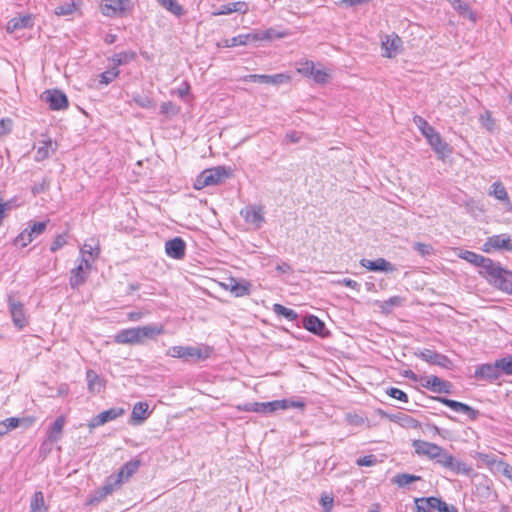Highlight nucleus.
<instances>
[{
    "mask_svg": "<svg viewBox=\"0 0 512 512\" xmlns=\"http://www.w3.org/2000/svg\"><path fill=\"white\" fill-rule=\"evenodd\" d=\"M479 268V273L487 277L489 282L493 283L502 291H504L505 283L511 280L509 277L512 276V272L503 269L498 263H495L489 258H485Z\"/></svg>",
    "mask_w": 512,
    "mask_h": 512,
    "instance_id": "obj_1",
    "label": "nucleus"
},
{
    "mask_svg": "<svg viewBox=\"0 0 512 512\" xmlns=\"http://www.w3.org/2000/svg\"><path fill=\"white\" fill-rule=\"evenodd\" d=\"M211 354V348L204 345L199 346H172L166 351V355L173 358H180L184 361L206 360Z\"/></svg>",
    "mask_w": 512,
    "mask_h": 512,
    "instance_id": "obj_2",
    "label": "nucleus"
},
{
    "mask_svg": "<svg viewBox=\"0 0 512 512\" xmlns=\"http://www.w3.org/2000/svg\"><path fill=\"white\" fill-rule=\"evenodd\" d=\"M231 176V170L224 166H217L202 171L195 180L194 188L201 190L207 186L217 185Z\"/></svg>",
    "mask_w": 512,
    "mask_h": 512,
    "instance_id": "obj_3",
    "label": "nucleus"
},
{
    "mask_svg": "<svg viewBox=\"0 0 512 512\" xmlns=\"http://www.w3.org/2000/svg\"><path fill=\"white\" fill-rule=\"evenodd\" d=\"M434 460L437 464L452 471L455 474L470 475L473 469L464 462L457 460L453 455L447 452L441 447L439 456L435 457Z\"/></svg>",
    "mask_w": 512,
    "mask_h": 512,
    "instance_id": "obj_4",
    "label": "nucleus"
},
{
    "mask_svg": "<svg viewBox=\"0 0 512 512\" xmlns=\"http://www.w3.org/2000/svg\"><path fill=\"white\" fill-rule=\"evenodd\" d=\"M47 222H35L28 228L23 230L15 239L14 244L21 248L26 247L35 237L43 233L46 229Z\"/></svg>",
    "mask_w": 512,
    "mask_h": 512,
    "instance_id": "obj_5",
    "label": "nucleus"
},
{
    "mask_svg": "<svg viewBox=\"0 0 512 512\" xmlns=\"http://www.w3.org/2000/svg\"><path fill=\"white\" fill-rule=\"evenodd\" d=\"M41 99L49 105L51 110H63L69 105L67 96L57 89L44 91Z\"/></svg>",
    "mask_w": 512,
    "mask_h": 512,
    "instance_id": "obj_6",
    "label": "nucleus"
},
{
    "mask_svg": "<svg viewBox=\"0 0 512 512\" xmlns=\"http://www.w3.org/2000/svg\"><path fill=\"white\" fill-rule=\"evenodd\" d=\"M7 301L14 325L18 329L24 328L28 324L24 305L21 302L16 301L12 296H9Z\"/></svg>",
    "mask_w": 512,
    "mask_h": 512,
    "instance_id": "obj_7",
    "label": "nucleus"
},
{
    "mask_svg": "<svg viewBox=\"0 0 512 512\" xmlns=\"http://www.w3.org/2000/svg\"><path fill=\"white\" fill-rule=\"evenodd\" d=\"M130 6V0H106L101 6V11L108 17L122 16L130 9Z\"/></svg>",
    "mask_w": 512,
    "mask_h": 512,
    "instance_id": "obj_8",
    "label": "nucleus"
},
{
    "mask_svg": "<svg viewBox=\"0 0 512 512\" xmlns=\"http://www.w3.org/2000/svg\"><path fill=\"white\" fill-rule=\"evenodd\" d=\"M434 399L439 401L440 403L446 405L447 407L452 409L454 412L467 415L469 417V419H471V420H476L479 416L478 410L472 408L471 406H469L465 403H462V402H459L456 400H452V399H448V398H444V397H435Z\"/></svg>",
    "mask_w": 512,
    "mask_h": 512,
    "instance_id": "obj_9",
    "label": "nucleus"
},
{
    "mask_svg": "<svg viewBox=\"0 0 512 512\" xmlns=\"http://www.w3.org/2000/svg\"><path fill=\"white\" fill-rule=\"evenodd\" d=\"M502 249L512 252V239L508 234H499L489 237L483 245L485 252Z\"/></svg>",
    "mask_w": 512,
    "mask_h": 512,
    "instance_id": "obj_10",
    "label": "nucleus"
},
{
    "mask_svg": "<svg viewBox=\"0 0 512 512\" xmlns=\"http://www.w3.org/2000/svg\"><path fill=\"white\" fill-rule=\"evenodd\" d=\"M421 385L429 389L434 393H446L449 394L451 392L452 384L448 381H445L438 376L430 375L420 379Z\"/></svg>",
    "mask_w": 512,
    "mask_h": 512,
    "instance_id": "obj_11",
    "label": "nucleus"
},
{
    "mask_svg": "<svg viewBox=\"0 0 512 512\" xmlns=\"http://www.w3.org/2000/svg\"><path fill=\"white\" fill-rule=\"evenodd\" d=\"M240 215L244 218L245 222L256 229L260 228L264 222L262 206L248 205L240 211Z\"/></svg>",
    "mask_w": 512,
    "mask_h": 512,
    "instance_id": "obj_12",
    "label": "nucleus"
},
{
    "mask_svg": "<svg viewBox=\"0 0 512 512\" xmlns=\"http://www.w3.org/2000/svg\"><path fill=\"white\" fill-rule=\"evenodd\" d=\"M502 375V371L497 359L493 364H482L475 370V377L486 380L496 381Z\"/></svg>",
    "mask_w": 512,
    "mask_h": 512,
    "instance_id": "obj_13",
    "label": "nucleus"
},
{
    "mask_svg": "<svg viewBox=\"0 0 512 512\" xmlns=\"http://www.w3.org/2000/svg\"><path fill=\"white\" fill-rule=\"evenodd\" d=\"M124 414L123 408H110L106 411H103L93 417L89 423L88 427L90 430H93L96 427L106 424L107 422L113 421Z\"/></svg>",
    "mask_w": 512,
    "mask_h": 512,
    "instance_id": "obj_14",
    "label": "nucleus"
},
{
    "mask_svg": "<svg viewBox=\"0 0 512 512\" xmlns=\"http://www.w3.org/2000/svg\"><path fill=\"white\" fill-rule=\"evenodd\" d=\"M412 446L417 455L430 460H434L435 457L439 456V452L441 451V446L423 440H414Z\"/></svg>",
    "mask_w": 512,
    "mask_h": 512,
    "instance_id": "obj_15",
    "label": "nucleus"
},
{
    "mask_svg": "<svg viewBox=\"0 0 512 512\" xmlns=\"http://www.w3.org/2000/svg\"><path fill=\"white\" fill-rule=\"evenodd\" d=\"M290 77L285 74L275 75H260V74H249L242 78L244 82H258L262 84L278 85L289 81Z\"/></svg>",
    "mask_w": 512,
    "mask_h": 512,
    "instance_id": "obj_16",
    "label": "nucleus"
},
{
    "mask_svg": "<svg viewBox=\"0 0 512 512\" xmlns=\"http://www.w3.org/2000/svg\"><path fill=\"white\" fill-rule=\"evenodd\" d=\"M186 243L181 237H175L165 243V252L170 258L181 260L185 257Z\"/></svg>",
    "mask_w": 512,
    "mask_h": 512,
    "instance_id": "obj_17",
    "label": "nucleus"
},
{
    "mask_svg": "<svg viewBox=\"0 0 512 512\" xmlns=\"http://www.w3.org/2000/svg\"><path fill=\"white\" fill-rule=\"evenodd\" d=\"M415 355L429 364L437 365L444 368H447L451 363L450 359L447 356L437 353L430 349H424L420 352L415 353Z\"/></svg>",
    "mask_w": 512,
    "mask_h": 512,
    "instance_id": "obj_18",
    "label": "nucleus"
},
{
    "mask_svg": "<svg viewBox=\"0 0 512 512\" xmlns=\"http://www.w3.org/2000/svg\"><path fill=\"white\" fill-rule=\"evenodd\" d=\"M360 265L374 272H394L396 270L395 266L384 258H377L376 260L361 259Z\"/></svg>",
    "mask_w": 512,
    "mask_h": 512,
    "instance_id": "obj_19",
    "label": "nucleus"
},
{
    "mask_svg": "<svg viewBox=\"0 0 512 512\" xmlns=\"http://www.w3.org/2000/svg\"><path fill=\"white\" fill-rule=\"evenodd\" d=\"M115 342L119 344H141L140 334L138 327L128 328L119 331L115 335Z\"/></svg>",
    "mask_w": 512,
    "mask_h": 512,
    "instance_id": "obj_20",
    "label": "nucleus"
},
{
    "mask_svg": "<svg viewBox=\"0 0 512 512\" xmlns=\"http://www.w3.org/2000/svg\"><path fill=\"white\" fill-rule=\"evenodd\" d=\"M477 458L486 464L491 470L501 473L503 476L505 467L510 466L503 460L498 459L494 454L478 453Z\"/></svg>",
    "mask_w": 512,
    "mask_h": 512,
    "instance_id": "obj_21",
    "label": "nucleus"
},
{
    "mask_svg": "<svg viewBox=\"0 0 512 512\" xmlns=\"http://www.w3.org/2000/svg\"><path fill=\"white\" fill-rule=\"evenodd\" d=\"M425 138L440 158H444L449 152L448 144L442 139L438 132L434 131Z\"/></svg>",
    "mask_w": 512,
    "mask_h": 512,
    "instance_id": "obj_22",
    "label": "nucleus"
},
{
    "mask_svg": "<svg viewBox=\"0 0 512 512\" xmlns=\"http://www.w3.org/2000/svg\"><path fill=\"white\" fill-rule=\"evenodd\" d=\"M402 41L397 35L386 36L382 41L383 56L387 58L394 57L401 47Z\"/></svg>",
    "mask_w": 512,
    "mask_h": 512,
    "instance_id": "obj_23",
    "label": "nucleus"
},
{
    "mask_svg": "<svg viewBox=\"0 0 512 512\" xmlns=\"http://www.w3.org/2000/svg\"><path fill=\"white\" fill-rule=\"evenodd\" d=\"M100 254V245L99 242L95 239H90L84 243V245L80 248V255L83 258H90L92 261H95Z\"/></svg>",
    "mask_w": 512,
    "mask_h": 512,
    "instance_id": "obj_24",
    "label": "nucleus"
},
{
    "mask_svg": "<svg viewBox=\"0 0 512 512\" xmlns=\"http://www.w3.org/2000/svg\"><path fill=\"white\" fill-rule=\"evenodd\" d=\"M140 460H131L125 463L115 475L117 479L121 480V484L127 481L140 467Z\"/></svg>",
    "mask_w": 512,
    "mask_h": 512,
    "instance_id": "obj_25",
    "label": "nucleus"
},
{
    "mask_svg": "<svg viewBox=\"0 0 512 512\" xmlns=\"http://www.w3.org/2000/svg\"><path fill=\"white\" fill-rule=\"evenodd\" d=\"M33 18L31 15H23L12 18L7 24V32L13 33L16 30L32 27Z\"/></svg>",
    "mask_w": 512,
    "mask_h": 512,
    "instance_id": "obj_26",
    "label": "nucleus"
},
{
    "mask_svg": "<svg viewBox=\"0 0 512 512\" xmlns=\"http://www.w3.org/2000/svg\"><path fill=\"white\" fill-rule=\"evenodd\" d=\"M56 150V144L52 142L51 139L42 141L41 144L37 147L34 159L37 162H41L47 159L51 153Z\"/></svg>",
    "mask_w": 512,
    "mask_h": 512,
    "instance_id": "obj_27",
    "label": "nucleus"
},
{
    "mask_svg": "<svg viewBox=\"0 0 512 512\" xmlns=\"http://www.w3.org/2000/svg\"><path fill=\"white\" fill-rule=\"evenodd\" d=\"M81 4H82L81 0H71L70 2L60 4L55 8L54 14L56 16L73 15L75 12H77L80 9Z\"/></svg>",
    "mask_w": 512,
    "mask_h": 512,
    "instance_id": "obj_28",
    "label": "nucleus"
},
{
    "mask_svg": "<svg viewBox=\"0 0 512 512\" xmlns=\"http://www.w3.org/2000/svg\"><path fill=\"white\" fill-rule=\"evenodd\" d=\"M448 1L461 16L468 18L472 22H476V14L470 9L469 4L465 0Z\"/></svg>",
    "mask_w": 512,
    "mask_h": 512,
    "instance_id": "obj_29",
    "label": "nucleus"
},
{
    "mask_svg": "<svg viewBox=\"0 0 512 512\" xmlns=\"http://www.w3.org/2000/svg\"><path fill=\"white\" fill-rule=\"evenodd\" d=\"M148 404L138 402L134 405L131 413V423L134 425L141 424L147 418Z\"/></svg>",
    "mask_w": 512,
    "mask_h": 512,
    "instance_id": "obj_30",
    "label": "nucleus"
},
{
    "mask_svg": "<svg viewBox=\"0 0 512 512\" xmlns=\"http://www.w3.org/2000/svg\"><path fill=\"white\" fill-rule=\"evenodd\" d=\"M304 327L316 335H323L325 329L324 323L316 316L309 315L304 319Z\"/></svg>",
    "mask_w": 512,
    "mask_h": 512,
    "instance_id": "obj_31",
    "label": "nucleus"
},
{
    "mask_svg": "<svg viewBox=\"0 0 512 512\" xmlns=\"http://www.w3.org/2000/svg\"><path fill=\"white\" fill-rule=\"evenodd\" d=\"M86 380L88 389L92 393H99L104 388V382L94 370H88L86 372Z\"/></svg>",
    "mask_w": 512,
    "mask_h": 512,
    "instance_id": "obj_32",
    "label": "nucleus"
},
{
    "mask_svg": "<svg viewBox=\"0 0 512 512\" xmlns=\"http://www.w3.org/2000/svg\"><path fill=\"white\" fill-rule=\"evenodd\" d=\"M71 274L70 285L75 289L85 283L89 273L84 270L83 264H78V266L71 271Z\"/></svg>",
    "mask_w": 512,
    "mask_h": 512,
    "instance_id": "obj_33",
    "label": "nucleus"
},
{
    "mask_svg": "<svg viewBox=\"0 0 512 512\" xmlns=\"http://www.w3.org/2000/svg\"><path fill=\"white\" fill-rule=\"evenodd\" d=\"M64 425L65 418L63 416H59L58 418H56L48 432V441H50L51 443L59 441L62 436Z\"/></svg>",
    "mask_w": 512,
    "mask_h": 512,
    "instance_id": "obj_34",
    "label": "nucleus"
},
{
    "mask_svg": "<svg viewBox=\"0 0 512 512\" xmlns=\"http://www.w3.org/2000/svg\"><path fill=\"white\" fill-rule=\"evenodd\" d=\"M426 504L431 509H436L439 512H458V509L455 506L449 505L437 497L426 498Z\"/></svg>",
    "mask_w": 512,
    "mask_h": 512,
    "instance_id": "obj_35",
    "label": "nucleus"
},
{
    "mask_svg": "<svg viewBox=\"0 0 512 512\" xmlns=\"http://www.w3.org/2000/svg\"><path fill=\"white\" fill-rule=\"evenodd\" d=\"M141 344L145 341V339H152L163 333V327L161 325H146L142 327H138Z\"/></svg>",
    "mask_w": 512,
    "mask_h": 512,
    "instance_id": "obj_36",
    "label": "nucleus"
},
{
    "mask_svg": "<svg viewBox=\"0 0 512 512\" xmlns=\"http://www.w3.org/2000/svg\"><path fill=\"white\" fill-rule=\"evenodd\" d=\"M48 507L45 504L44 495L41 491L33 494L30 501V512H47Z\"/></svg>",
    "mask_w": 512,
    "mask_h": 512,
    "instance_id": "obj_37",
    "label": "nucleus"
},
{
    "mask_svg": "<svg viewBox=\"0 0 512 512\" xmlns=\"http://www.w3.org/2000/svg\"><path fill=\"white\" fill-rule=\"evenodd\" d=\"M281 406L282 405L279 404L278 400L271 401V402H263V403L255 402V407L257 408V410H255V412L261 413V414H271V413L279 410V407H281Z\"/></svg>",
    "mask_w": 512,
    "mask_h": 512,
    "instance_id": "obj_38",
    "label": "nucleus"
},
{
    "mask_svg": "<svg viewBox=\"0 0 512 512\" xmlns=\"http://www.w3.org/2000/svg\"><path fill=\"white\" fill-rule=\"evenodd\" d=\"M21 421H22V419H20L18 417H11V418H7V419L1 421L0 422V436H4L7 433H9L11 430L17 428L20 425Z\"/></svg>",
    "mask_w": 512,
    "mask_h": 512,
    "instance_id": "obj_39",
    "label": "nucleus"
},
{
    "mask_svg": "<svg viewBox=\"0 0 512 512\" xmlns=\"http://www.w3.org/2000/svg\"><path fill=\"white\" fill-rule=\"evenodd\" d=\"M121 485V480L117 479L115 475H112L107 478L105 484L101 487V493L108 496L116 489L120 488Z\"/></svg>",
    "mask_w": 512,
    "mask_h": 512,
    "instance_id": "obj_40",
    "label": "nucleus"
},
{
    "mask_svg": "<svg viewBox=\"0 0 512 512\" xmlns=\"http://www.w3.org/2000/svg\"><path fill=\"white\" fill-rule=\"evenodd\" d=\"M121 485V480L117 479L115 475H112L107 478L105 484L101 487V493L108 496L116 489L120 488Z\"/></svg>",
    "mask_w": 512,
    "mask_h": 512,
    "instance_id": "obj_41",
    "label": "nucleus"
},
{
    "mask_svg": "<svg viewBox=\"0 0 512 512\" xmlns=\"http://www.w3.org/2000/svg\"><path fill=\"white\" fill-rule=\"evenodd\" d=\"M161 6L174 14L175 16H182L184 14L183 7L176 0H157Z\"/></svg>",
    "mask_w": 512,
    "mask_h": 512,
    "instance_id": "obj_42",
    "label": "nucleus"
},
{
    "mask_svg": "<svg viewBox=\"0 0 512 512\" xmlns=\"http://www.w3.org/2000/svg\"><path fill=\"white\" fill-rule=\"evenodd\" d=\"M273 311L275 314L283 316L289 321H295L298 317L297 313L293 309L287 308L278 303L273 305Z\"/></svg>",
    "mask_w": 512,
    "mask_h": 512,
    "instance_id": "obj_43",
    "label": "nucleus"
},
{
    "mask_svg": "<svg viewBox=\"0 0 512 512\" xmlns=\"http://www.w3.org/2000/svg\"><path fill=\"white\" fill-rule=\"evenodd\" d=\"M459 256L460 258L471 264H474L477 267H480L481 263H483L484 259L486 258L480 254L468 250L462 251Z\"/></svg>",
    "mask_w": 512,
    "mask_h": 512,
    "instance_id": "obj_44",
    "label": "nucleus"
},
{
    "mask_svg": "<svg viewBox=\"0 0 512 512\" xmlns=\"http://www.w3.org/2000/svg\"><path fill=\"white\" fill-rule=\"evenodd\" d=\"M479 121L489 132H493L496 129L495 120L492 118L491 112L488 110H485L484 113L479 116Z\"/></svg>",
    "mask_w": 512,
    "mask_h": 512,
    "instance_id": "obj_45",
    "label": "nucleus"
},
{
    "mask_svg": "<svg viewBox=\"0 0 512 512\" xmlns=\"http://www.w3.org/2000/svg\"><path fill=\"white\" fill-rule=\"evenodd\" d=\"M492 191L490 194H492L496 199L500 201H508V193L506 191V188L503 186L500 182H494L491 186Z\"/></svg>",
    "mask_w": 512,
    "mask_h": 512,
    "instance_id": "obj_46",
    "label": "nucleus"
},
{
    "mask_svg": "<svg viewBox=\"0 0 512 512\" xmlns=\"http://www.w3.org/2000/svg\"><path fill=\"white\" fill-rule=\"evenodd\" d=\"M252 284L247 280H241L239 281L238 285L236 286L235 290H233V296L235 297H244L248 296L251 293Z\"/></svg>",
    "mask_w": 512,
    "mask_h": 512,
    "instance_id": "obj_47",
    "label": "nucleus"
},
{
    "mask_svg": "<svg viewBox=\"0 0 512 512\" xmlns=\"http://www.w3.org/2000/svg\"><path fill=\"white\" fill-rule=\"evenodd\" d=\"M420 479H421L420 476L411 475V474H407V473H401V474H397L394 477L393 481L398 486L402 487V486L408 485L412 482L419 481Z\"/></svg>",
    "mask_w": 512,
    "mask_h": 512,
    "instance_id": "obj_48",
    "label": "nucleus"
},
{
    "mask_svg": "<svg viewBox=\"0 0 512 512\" xmlns=\"http://www.w3.org/2000/svg\"><path fill=\"white\" fill-rule=\"evenodd\" d=\"M413 120L424 137H427V135L435 131V129L429 125V123L423 117L416 115Z\"/></svg>",
    "mask_w": 512,
    "mask_h": 512,
    "instance_id": "obj_49",
    "label": "nucleus"
},
{
    "mask_svg": "<svg viewBox=\"0 0 512 512\" xmlns=\"http://www.w3.org/2000/svg\"><path fill=\"white\" fill-rule=\"evenodd\" d=\"M136 57L135 52H122L115 54L112 61L115 65L120 66L129 63Z\"/></svg>",
    "mask_w": 512,
    "mask_h": 512,
    "instance_id": "obj_50",
    "label": "nucleus"
},
{
    "mask_svg": "<svg viewBox=\"0 0 512 512\" xmlns=\"http://www.w3.org/2000/svg\"><path fill=\"white\" fill-rule=\"evenodd\" d=\"M119 75V70L117 68H112L100 74L99 83L103 85H108L113 80H115Z\"/></svg>",
    "mask_w": 512,
    "mask_h": 512,
    "instance_id": "obj_51",
    "label": "nucleus"
},
{
    "mask_svg": "<svg viewBox=\"0 0 512 512\" xmlns=\"http://www.w3.org/2000/svg\"><path fill=\"white\" fill-rule=\"evenodd\" d=\"M250 39L256 40L255 35L245 34V35H238L236 37H233L229 40V43L227 46L229 47H235V46H241L246 45Z\"/></svg>",
    "mask_w": 512,
    "mask_h": 512,
    "instance_id": "obj_52",
    "label": "nucleus"
},
{
    "mask_svg": "<svg viewBox=\"0 0 512 512\" xmlns=\"http://www.w3.org/2000/svg\"><path fill=\"white\" fill-rule=\"evenodd\" d=\"M133 101L141 108H152L154 106L152 99L147 95L136 94Z\"/></svg>",
    "mask_w": 512,
    "mask_h": 512,
    "instance_id": "obj_53",
    "label": "nucleus"
},
{
    "mask_svg": "<svg viewBox=\"0 0 512 512\" xmlns=\"http://www.w3.org/2000/svg\"><path fill=\"white\" fill-rule=\"evenodd\" d=\"M502 374L512 375V355L498 359Z\"/></svg>",
    "mask_w": 512,
    "mask_h": 512,
    "instance_id": "obj_54",
    "label": "nucleus"
},
{
    "mask_svg": "<svg viewBox=\"0 0 512 512\" xmlns=\"http://www.w3.org/2000/svg\"><path fill=\"white\" fill-rule=\"evenodd\" d=\"M180 109L172 102H163L161 104V113L168 116H175L179 113Z\"/></svg>",
    "mask_w": 512,
    "mask_h": 512,
    "instance_id": "obj_55",
    "label": "nucleus"
},
{
    "mask_svg": "<svg viewBox=\"0 0 512 512\" xmlns=\"http://www.w3.org/2000/svg\"><path fill=\"white\" fill-rule=\"evenodd\" d=\"M348 424L352 426H362L366 423V419L358 414L348 413L345 417Z\"/></svg>",
    "mask_w": 512,
    "mask_h": 512,
    "instance_id": "obj_56",
    "label": "nucleus"
},
{
    "mask_svg": "<svg viewBox=\"0 0 512 512\" xmlns=\"http://www.w3.org/2000/svg\"><path fill=\"white\" fill-rule=\"evenodd\" d=\"M387 394L390 397L395 398L397 400H400L403 402H408L407 394L399 388L391 387V388L387 389Z\"/></svg>",
    "mask_w": 512,
    "mask_h": 512,
    "instance_id": "obj_57",
    "label": "nucleus"
},
{
    "mask_svg": "<svg viewBox=\"0 0 512 512\" xmlns=\"http://www.w3.org/2000/svg\"><path fill=\"white\" fill-rule=\"evenodd\" d=\"M311 77L314 79L315 82L319 84H324L327 82L329 74L324 69L315 68Z\"/></svg>",
    "mask_w": 512,
    "mask_h": 512,
    "instance_id": "obj_58",
    "label": "nucleus"
},
{
    "mask_svg": "<svg viewBox=\"0 0 512 512\" xmlns=\"http://www.w3.org/2000/svg\"><path fill=\"white\" fill-rule=\"evenodd\" d=\"M314 69H315L314 63L312 61H306L304 63H301L297 70L299 73H301L305 76L311 77Z\"/></svg>",
    "mask_w": 512,
    "mask_h": 512,
    "instance_id": "obj_59",
    "label": "nucleus"
},
{
    "mask_svg": "<svg viewBox=\"0 0 512 512\" xmlns=\"http://www.w3.org/2000/svg\"><path fill=\"white\" fill-rule=\"evenodd\" d=\"M278 402H279V404L282 405L281 407H279V410H286V409H289V408H303L304 407V403L303 402H299V401L283 399V400H278Z\"/></svg>",
    "mask_w": 512,
    "mask_h": 512,
    "instance_id": "obj_60",
    "label": "nucleus"
},
{
    "mask_svg": "<svg viewBox=\"0 0 512 512\" xmlns=\"http://www.w3.org/2000/svg\"><path fill=\"white\" fill-rule=\"evenodd\" d=\"M66 236L65 235H58L56 236V238L54 239L51 247H50V251L51 252H56L57 250H59L60 248H62L65 244H66Z\"/></svg>",
    "mask_w": 512,
    "mask_h": 512,
    "instance_id": "obj_61",
    "label": "nucleus"
},
{
    "mask_svg": "<svg viewBox=\"0 0 512 512\" xmlns=\"http://www.w3.org/2000/svg\"><path fill=\"white\" fill-rule=\"evenodd\" d=\"M358 466H373L377 463V458L375 455H367L357 460Z\"/></svg>",
    "mask_w": 512,
    "mask_h": 512,
    "instance_id": "obj_62",
    "label": "nucleus"
},
{
    "mask_svg": "<svg viewBox=\"0 0 512 512\" xmlns=\"http://www.w3.org/2000/svg\"><path fill=\"white\" fill-rule=\"evenodd\" d=\"M12 130V121L10 119L0 120V136L10 133Z\"/></svg>",
    "mask_w": 512,
    "mask_h": 512,
    "instance_id": "obj_63",
    "label": "nucleus"
},
{
    "mask_svg": "<svg viewBox=\"0 0 512 512\" xmlns=\"http://www.w3.org/2000/svg\"><path fill=\"white\" fill-rule=\"evenodd\" d=\"M414 249L421 255H429L432 251V246L429 244L417 242L414 244Z\"/></svg>",
    "mask_w": 512,
    "mask_h": 512,
    "instance_id": "obj_64",
    "label": "nucleus"
}]
</instances>
